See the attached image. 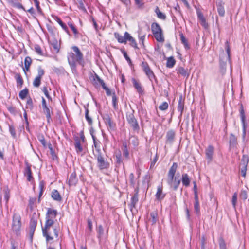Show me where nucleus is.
Wrapping results in <instances>:
<instances>
[{
  "instance_id": "obj_1",
  "label": "nucleus",
  "mask_w": 249,
  "mask_h": 249,
  "mask_svg": "<svg viewBox=\"0 0 249 249\" xmlns=\"http://www.w3.org/2000/svg\"><path fill=\"white\" fill-rule=\"evenodd\" d=\"M59 231L60 228L56 225L50 226L47 228L46 224H45L44 228L42 229L43 235L46 237L47 242L52 240L54 237L57 238Z\"/></svg>"
},
{
  "instance_id": "obj_2",
  "label": "nucleus",
  "mask_w": 249,
  "mask_h": 249,
  "mask_svg": "<svg viewBox=\"0 0 249 249\" xmlns=\"http://www.w3.org/2000/svg\"><path fill=\"white\" fill-rule=\"evenodd\" d=\"M151 31L158 42H163L164 41L162 30L158 23L154 22L151 24Z\"/></svg>"
},
{
  "instance_id": "obj_3",
  "label": "nucleus",
  "mask_w": 249,
  "mask_h": 249,
  "mask_svg": "<svg viewBox=\"0 0 249 249\" xmlns=\"http://www.w3.org/2000/svg\"><path fill=\"white\" fill-rule=\"evenodd\" d=\"M57 211L56 210L48 208L46 214V221L45 224H46V227H50V226H53L54 224V219L56 218L57 215Z\"/></svg>"
},
{
  "instance_id": "obj_4",
  "label": "nucleus",
  "mask_w": 249,
  "mask_h": 249,
  "mask_svg": "<svg viewBox=\"0 0 249 249\" xmlns=\"http://www.w3.org/2000/svg\"><path fill=\"white\" fill-rule=\"evenodd\" d=\"M97 160V166L100 170L107 169L109 167V163L105 160L102 153L94 154Z\"/></svg>"
},
{
  "instance_id": "obj_5",
  "label": "nucleus",
  "mask_w": 249,
  "mask_h": 249,
  "mask_svg": "<svg viewBox=\"0 0 249 249\" xmlns=\"http://www.w3.org/2000/svg\"><path fill=\"white\" fill-rule=\"evenodd\" d=\"M21 226V222L20 215L18 213H15L13 216L12 230L17 234L19 231Z\"/></svg>"
},
{
  "instance_id": "obj_6",
  "label": "nucleus",
  "mask_w": 249,
  "mask_h": 249,
  "mask_svg": "<svg viewBox=\"0 0 249 249\" xmlns=\"http://www.w3.org/2000/svg\"><path fill=\"white\" fill-rule=\"evenodd\" d=\"M126 119L130 124L131 127L133 128L135 131L139 132L140 130V127L139 124L135 119L134 115L133 113H130L127 114L126 115Z\"/></svg>"
},
{
  "instance_id": "obj_7",
  "label": "nucleus",
  "mask_w": 249,
  "mask_h": 249,
  "mask_svg": "<svg viewBox=\"0 0 249 249\" xmlns=\"http://www.w3.org/2000/svg\"><path fill=\"white\" fill-rule=\"evenodd\" d=\"M103 119L108 130L114 131L115 130L116 124L112 121L108 114H105L103 116Z\"/></svg>"
},
{
  "instance_id": "obj_8",
  "label": "nucleus",
  "mask_w": 249,
  "mask_h": 249,
  "mask_svg": "<svg viewBox=\"0 0 249 249\" xmlns=\"http://www.w3.org/2000/svg\"><path fill=\"white\" fill-rule=\"evenodd\" d=\"M178 168V163L174 162L169 169L168 173L167 182L169 185H172V183L174 178L175 175Z\"/></svg>"
},
{
  "instance_id": "obj_9",
  "label": "nucleus",
  "mask_w": 249,
  "mask_h": 249,
  "mask_svg": "<svg viewBox=\"0 0 249 249\" xmlns=\"http://www.w3.org/2000/svg\"><path fill=\"white\" fill-rule=\"evenodd\" d=\"M141 66L142 68L143 71L151 81L152 80V79H156L153 71L151 70L147 62H142V63Z\"/></svg>"
},
{
  "instance_id": "obj_10",
  "label": "nucleus",
  "mask_w": 249,
  "mask_h": 249,
  "mask_svg": "<svg viewBox=\"0 0 249 249\" xmlns=\"http://www.w3.org/2000/svg\"><path fill=\"white\" fill-rule=\"evenodd\" d=\"M37 76L34 79L33 84L34 87L38 88L40 86L41 84V79L42 76L44 74V71L41 66L37 68Z\"/></svg>"
},
{
  "instance_id": "obj_11",
  "label": "nucleus",
  "mask_w": 249,
  "mask_h": 249,
  "mask_svg": "<svg viewBox=\"0 0 249 249\" xmlns=\"http://www.w3.org/2000/svg\"><path fill=\"white\" fill-rule=\"evenodd\" d=\"M72 48L73 51L75 53V55L77 58V62L82 67H84L85 62L83 59V55L80 50L77 46H73Z\"/></svg>"
},
{
  "instance_id": "obj_12",
  "label": "nucleus",
  "mask_w": 249,
  "mask_h": 249,
  "mask_svg": "<svg viewBox=\"0 0 249 249\" xmlns=\"http://www.w3.org/2000/svg\"><path fill=\"white\" fill-rule=\"evenodd\" d=\"M138 189L136 188L135 189V194L131 197L130 203L129 204L131 211H132L133 208H135L136 207V205L138 203Z\"/></svg>"
},
{
  "instance_id": "obj_13",
  "label": "nucleus",
  "mask_w": 249,
  "mask_h": 249,
  "mask_svg": "<svg viewBox=\"0 0 249 249\" xmlns=\"http://www.w3.org/2000/svg\"><path fill=\"white\" fill-rule=\"evenodd\" d=\"M68 60L69 65L71 68H75L76 66L77 58L75 54L73 53H70L68 55Z\"/></svg>"
},
{
  "instance_id": "obj_14",
  "label": "nucleus",
  "mask_w": 249,
  "mask_h": 249,
  "mask_svg": "<svg viewBox=\"0 0 249 249\" xmlns=\"http://www.w3.org/2000/svg\"><path fill=\"white\" fill-rule=\"evenodd\" d=\"M166 143L172 144L175 138V132L173 130L168 131L166 133Z\"/></svg>"
},
{
  "instance_id": "obj_15",
  "label": "nucleus",
  "mask_w": 249,
  "mask_h": 249,
  "mask_svg": "<svg viewBox=\"0 0 249 249\" xmlns=\"http://www.w3.org/2000/svg\"><path fill=\"white\" fill-rule=\"evenodd\" d=\"M213 153L214 147L212 145H209L206 150V156L208 162L212 161Z\"/></svg>"
},
{
  "instance_id": "obj_16",
  "label": "nucleus",
  "mask_w": 249,
  "mask_h": 249,
  "mask_svg": "<svg viewBox=\"0 0 249 249\" xmlns=\"http://www.w3.org/2000/svg\"><path fill=\"white\" fill-rule=\"evenodd\" d=\"M92 139L93 141V145L95 150V153L93 151L94 154L102 153L100 146L101 142H100V141L97 140L96 138L94 135H92Z\"/></svg>"
},
{
  "instance_id": "obj_17",
  "label": "nucleus",
  "mask_w": 249,
  "mask_h": 249,
  "mask_svg": "<svg viewBox=\"0 0 249 249\" xmlns=\"http://www.w3.org/2000/svg\"><path fill=\"white\" fill-rule=\"evenodd\" d=\"M224 3L222 0H219L216 2L217 7V12L221 17H223L225 15V9L224 7Z\"/></svg>"
},
{
  "instance_id": "obj_18",
  "label": "nucleus",
  "mask_w": 249,
  "mask_h": 249,
  "mask_svg": "<svg viewBox=\"0 0 249 249\" xmlns=\"http://www.w3.org/2000/svg\"><path fill=\"white\" fill-rule=\"evenodd\" d=\"M125 35H126V41H129L131 46L135 49H138L135 39L127 32H125Z\"/></svg>"
},
{
  "instance_id": "obj_19",
  "label": "nucleus",
  "mask_w": 249,
  "mask_h": 249,
  "mask_svg": "<svg viewBox=\"0 0 249 249\" xmlns=\"http://www.w3.org/2000/svg\"><path fill=\"white\" fill-rule=\"evenodd\" d=\"M157 199L158 200L161 201L162 200L165 196V195L162 192V186H159L157 188V192L155 195Z\"/></svg>"
},
{
  "instance_id": "obj_20",
  "label": "nucleus",
  "mask_w": 249,
  "mask_h": 249,
  "mask_svg": "<svg viewBox=\"0 0 249 249\" xmlns=\"http://www.w3.org/2000/svg\"><path fill=\"white\" fill-rule=\"evenodd\" d=\"M26 167L25 169L24 175L27 177V180L31 181L33 179L31 165L28 163L26 164Z\"/></svg>"
},
{
  "instance_id": "obj_21",
  "label": "nucleus",
  "mask_w": 249,
  "mask_h": 249,
  "mask_svg": "<svg viewBox=\"0 0 249 249\" xmlns=\"http://www.w3.org/2000/svg\"><path fill=\"white\" fill-rule=\"evenodd\" d=\"M78 181V178H76V175L75 172L72 173L69 178V185H75Z\"/></svg>"
},
{
  "instance_id": "obj_22",
  "label": "nucleus",
  "mask_w": 249,
  "mask_h": 249,
  "mask_svg": "<svg viewBox=\"0 0 249 249\" xmlns=\"http://www.w3.org/2000/svg\"><path fill=\"white\" fill-rule=\"evenodd\" d=\"M74 146L75 150L77 153H80L83 151V148L81 144L80 139L78 137H76L74 139Z\"/></svg>"
},
{
  "instance_id": "obj_23",
  "label": "nucleus",
  "mask_w": 249,
  "mask_h": 249,
  "mask_svg": "<svg viewBox=\"0 0 249 249\" xmlns=\"http://www.w3.org/2000/svg\"><path fill=\"white\" fill-rule=\"evenodd\" d=\"M36 224H37L36 220L35 219H32L31 220L30 222L29 233H30V235L31 238L32 237V236L34 233V232H35V229H36Z\"/></svg>"
},
{
  "instance_id": "obj_24",
  "label": "nucleus",
  "mask_w": 249,
  "mask_h": 249,
  "mask_svg": "<svg viewBox=\"0 0 249 249\" xmlns=\"http://www.w3.org/2000/svg\"><path fill=\"white\" fill-rule=\"evenodd\" d=\"M237 144V138L232 133L230 135L229 137V144L230 147H234L236 146Z\"/></svg>"
},
{
  "instance_id": "obj_25",
  "label": "nucleus",
  "mask_w": 249,
  "mask_h": 249,
  "mask_svg": "<svg viewBox=\"0 0 249 249\" xmlns=\"http://www.w3.org/2000/svg\"><path fill=\"white\" fill-rule=\"evenodd\" d=\"M32 62V60L30 57L27 56L25 57L24 62L25 68H23L25 72L29 71L30 67Z\"/></svg>"
},
{
  "instance_id": "obj_26",
  "label": "nucleus",
  "mask_w": 249,
  "mask_h": 249,
  "mask_svg": "<svg viewBox=\"0 0 249 249\" xmlns=\"http://www.w3.org/2000/svg\"><path fill=\"white\" fill-rule=\"evenodd\" d=\"M182 184L186 187H188L189 186L190 183V179L187 174L184 173L182 174Z\"/></svg>"
},
{
  "instance_id": "obj_27",
  "label": "nucleus",
  "mask_w": 249,
  "mask_h": 249,
  "mask_svg": "<svg viewBox=\"0 0 249 249\" xmlns=\"http://www.w3.org/2000/svg\"><path fill=\"white\" fill-rule=\"evenodd\" d=\"M51 196L53 199L57 201H60L62 200V197L57 190H53L52 192Z\"/></svg>"
},
{
  "instance_id": "obj_28",
  "label": "nucleus",
  "mask_w": 249,
  "mask_h": 249,
  "mask_svg": "<svg viewBox=\"0 0 249 249\" xmlns=\"http://www.w3.org/2000/svg\"><path fill=\"white\" fill-rule=\"evenodd\" d=\"M132 82L133 84V86L135 88L137 89V91L140 93L142 94L143 92L142 87L141 85V84L138 82L135 78H132Z\"/></svg>"
},
{
  "instance_id": "obj_29",
  "label": "nucleus",
  "mask_w": 249,
  "mask_h": 249,
  "mask_svg": "<svg viewBox=\"0 0 249 249\" xmlns=\"http://www.w3.org/2000/svg\"><path fill=\"white\" fill-rule=\"evenodd\" d=\"M184 103L183 100L182 96L180 95L178 102V110L180 112V115H182L183 110L184 109Z\"/></svg>"
},
{
  "instance_id": "obj_30",
  "label": "nucleus",
  "mask_w": 249,
  "mask_h": 249,
  "mask_svg": "<svg viewBox=\"0 0 249 249\" xmlns=\"http://www.w3.org/2000/svg\"><path fill=\"white\" fill-rule=\"evenodd\" d=\"M138 34L140 42L142 43V46L144 47V40L146 34L145 33H143L142 28L139 29Z\"/></svg>"
},
{
  "instance_id": "obj_31",
  "label": "nucleus",
  "mask_w": 249,
  "mask_h": 249,
  "mask_svg": "<svg viewBox=\"0 0 249 249\" xmlns=\"http://www.w3.org/2000/svg\"><path fill=\"white\" fill-rule=\"evenodd\" d=\"M114 36L117 39V40L119 42L121 43H125V44L126 43V35H124V36H123L120 35L118 33H115Z\"/></svg>"
},
{
  "instance_id": "obj_32",
  "label": "nucleus",
  "mask_w": 249,
  "mask_h": 249,
  "mask_svg": "<svg viewBox=\"0 0 249 249\" xmlns=\"http://www.w3.org/2000/svg\"><path fill=\"white\" fill-rule=\"evenodd\" d=\"M239 111L240 112V116L241 117L242 124H245L246 116H245V113L243 106L242 104H240V107H239Z\"/></svg>"
},
{
  "instance_id": "obj_33",
  "label": "nucleus",
  "mask_w": 249,
  "mask_h": 249,
  "mask_svg": "<svg viewBox=\"0 0 249 249\" xmlns=\"http://www.w3.org/2000/svg\"><path fill=\"white\" fill-rule=\"evenodd\" d=\"M179 36L180 38V40L181 43L184 45L185 48L186 50H188L190 49L189 45L188 43L187 40L183 35V33H180Z\"/></svg>"
},
{
  "instance_id": "obj_34",
  "label": "nucleus",
  "mask_w": 249,
  "mask_h": 249,
  "mask_svg": "<svg viewBox=\"0 0 249 249\" xmlns=\"http://www.w3.org/2000/svg\"><path fill=\"white\" fill-rule=\"evenodd\" d=\"M151 218L149 219V221L152 225L155 224L158 220V214L156 212H152L150 213Z\"/></svg>"
},
{
  "instance_id": "obj_35",
  "label": "nucleus",
  "mask_w": 249,
  "mask_h": 249,
  "mask_svg": "<svg viewBox=\"0 0 249 249\" xmlns=\"http://www.w3.org/2000/svg\"><path fill=\"white\" fill-rule=\"evenodd\" d=\"M249 157L247 155H243L241 159L240 167H247L249 163Z\"/></svg>"
},
{
  "instance_id": "obj_36",
  "label": "nucleus",
  "mask_w": 249,
  "mask_h": 249,
  "mask_svg": "<svg viewBox=\"0 0 249 249\" xmlns=\"http://www.w3.org/2000/svg\"><path fill=\"white\" fill-rule=\"evenodd\" d=\"M155 12L157 14L158 18L160 19L165 20L166 18V16L165 14L161 12L159 7L157 6L155 10Z\"/></svg>"
},
{
  "instance_id": "obj_37",
  "label": "nucleus",
  "mask_w": 249,
  "mask_h": 249,
  "mask_svg": "<svg viewBox=\"0 0 249 249\" xmlns=\"http://www.w3.org/2000/svg\"><path fill=\"white\" fill-rule=\"evenodd\" d=\"M42 108L44 113L46 115L47 119V122L49 123L50 120H51V114L50 109L48 106H45V107H42Z\"/></svg>"
},
{
  "instance_id": "obj_38",
  "label": "nucleus",
  "mask_w": 249,
  "mask_h": 249,
  "mask_svg": "<svg viewBox=\"0 0 249 249\" xmlns=\"http://www.w3.org/2000/svg\"><path fill=\"white\" fill-rule=\"evenodd\" d=\"M178 73L186 77H188L189 75V73L187 72V70L181 67L178 68Z\"/></svg>"
},
{
  "instance_id": "obj_39",
  "label": "nucleus",
  "mask_w": 249,
  "mask_h": 249,
  "mask_svg": "<svg viewBox=\"0 0 249 249\" xmlns=\"http://www.w3.org/2000/svg\"><path fill=\"white\" fill-rule=\"evenodd\" d=\"M84 107L85 108V118L87 121L88 124L89 125H91L93 123V121L92 118H91L90 116H89V109L88 107H86L85 106Z\"/></svg>"
},
{
  "instance_id": "obj_40",
  "label": "nucleus",
  "mask_w": 249,
  "mask_h": 249,
  "mask_svg": "<svg viewBox=\"0 0 249 249\" xmlns=\"http://www.w3.org/2000/svg\"><path fill=\"white\" fill-rule=\"evenodd\" d=\"M54 19L66 32H68V29L66 25L62 22L59 18L57 16H55Z\"/></svg>"
},
{
  "instance_id": "obj_41",
  "label": "nucleus",
  "mask_w": 249,
  "mask_h": 249,
  "mask_svg": "<svg viewBox=\"0 0 249 249\" xmlns=\"http://www.w3.org/2000/svg\"><path fill=\"white\" fill-rule=\"evenodd\" d=\"M176 61L173 57H170L167 59L166 67L168 68H172L174 67Z\"/></svg>"
},
{
  "instance_id": "obj_42",
  "label": "nucleus",
  "mask_w": 249,
  "mask_h": 249,
  "mask_svg": "<svg viewBox=\"0 0 249 249\" xmlns=\"http://www.w3.org/2000/svg\"><path fill=\"white\" fill-rule=\"evenodd\" d=\"M174 180L172 183V185H170L171 187H173L174 190H177L178 188L179 185L180 183V180L179 179H177V178L175 177L174 178Z\"/></svg>"
},
{
  "instance_id": "obj_43",
  "label": "nucleus",
  "mask_w": 249,
  "mask_h": 249,
  "mask_svg": "<svg viewBox=\"0 0 249 249\" xmlns=\"http://www.w3.org/2000/svg\"><path fill=\"white\" fill-rule=\"evenodd\" d=\"M29 90L27 88L24 89L23 90H22L20 91L19 93V97L22 100L24 99L27 95L28 94Z\"/></svg>"
},
{
  "instance_id": "obj_44",
  "label": "nucleus",
  "mask_w": 249,
  "mask_h": 249,
  "mask_svg": "<svg viewBox=\"0 0 249 249\" xmlns=\"http://www.w3.org/2000/svg\"><path fill=\"white\" fill-rule=\"evenodd\" d=\"M16 82L18 84H19L20 87H22L23 84V80L19 73H16L15 76Z\"/></svg>"
},
{
  "instance_id": "obj_45",
  "label": "nucleus",
  "mask_w": 249,
  "mask_h": 249,
  "mask_svg": "<svg viewBox=\"0 0 249 249\" xmlns=\"http://www.w3.org/2000/svg\"><path fill=\"white\" fill-rule=\"evenodd\" d=\"M112 105L114 108L115 110H117L118 109V102H117V99L116 97V96L115 95V93L114 92L112 94Z\"/></svg>"
},
{
  "instance_id": "obj_46",
  "label": "nucleus",
  "mask_w": 249,
  "mask_h": 249,
  "mask_svg": "<svg viewBox=\"0 0 249 249\" xmlns=\"http://www.w3.org/2000/svg\"><path fill=\"white\" fill-rule=\"evenodd\" d=\"M103 81L102 79H101L99 76L95 74L94 77H93V82L94 85L96 86H99L101 83Z\"/></svg>"
},
{
  "instance_id": "obj_47",
  "label": "nucleus",
  "mask_w": 249,
  "mask_h": 249,
  "mask_svg": "<svg viewBox=\"0 0 249 249\" xmlns=\"http://www.w3.org/2000/svg\"><path fill=\"white\" fill-rule=\"evenodd\" d=\"M26 108L32 110L33 108V102L32 98L29 97L26 102Z\"/></svg>"
},
{
  "instance_id": "obj_48",
  "label": "nucleus",
  "mask_w": 249,
  "mask_h": 249,
  "mask_svg": "<svg viewBox=\"0 0 249 249\" xmlns=\"http://www.w3.org/2000/svg\"><path fill=\"white\" fill-rule=\"evenodd\" d=\"M33 1H34L35 6L36 8L37 13L40 15H42L43 12L39 5V1L38 0H33Z\"/></svg>"
},
{
  "instance_id": "obj_49",
  "label": "nucleus",
  "mask_w": 249,
  "mask_h": 249,
  "mask_svg": "<svg viewBox=\"0 0 249 249\" xmlns=\"http://www.w3.org/2000/svg\"><path fill=\"white\" fill-rule=\"evenodd\" d=\"M225 50L227 53V60L230 61V48L229 46V43L228 41L225 42Z\"/></svg>"
},
{
  "instance_id": "obj_50",
  "label": "nucleus",
  "mask_w": 249,
  "mask_h": 249,
  "mask_svg": "<svg viewBox=\"0 0 249 249\" xmlns=\"http://www.w3.org/2000/svg\"><path fill=\"white\" fill-rule=\"evenodd\" d=\"M121 51L122 53L123 54V55L125 57V59L127 60V62L131 66L132 65L131 60L129 57L128 56L126 52L123 49H122Z\"/></svg>"
},
{
  "instance_id": "obj_51",
  "label": "nucleus",
  "mask_w": 249,
  "mask_h": 249,
  "mask_svg": "<svg viewBox=\"0 0 249 249\" xmlns=\"http://www.w3.org/2000/svg\"><path fill=\"white\" fill-rule=\"evenodd\" d=\"M45 183L43 181H41L39 182V188L40 190L39 194V199H40V196L42 195L44 188Z\"/></svg>"
},
{
  "instance_id": "obj_52",
  "label": "nucleus",
  "mask_w": 249,
  "mask_h": 249,
  "mask_svg": "<svg viewBox=\"0 0 249 249\" xmlns=\"http://www.w3.org/2000/svg\"><path fill=\"white\" fill-rule=\"evenodd\" d=\"M237 201V193H234L232 196V204L234 208L236 207V205Z\"/></svg>"
},
{
  "instance_id": "obj_53",
  "label": "nucleus",
  "mask_w": 249,
  "mask_h": 249,
  "mask_svg": "<svg viewBox=\"0 0 249 249\" xmlns=\"http://www.w3.org/2000/svg\"><path fill=\"white\" fill-rule=\"evenodd\" d=\"M241 199L245 200L248 198V193L246 190H242L240 194Z\"/></svg>"
},
{
  "instance_id": "obj_54",
  "label": "nucleus",
  "mask_w": 249,
  "mask_h": 249,
  "mask_svg": "<svg viewBox=\"0 0 249 249\" xmlns=\"http://www.w3.org/2000/svg\"><path fill=\"white\" fill-rule=\"evenodd\" d=\"M201 249H206L205 244H206V239L204 235H203L200 239Z\"/></svg>"
},
{
  "instance_id": "obj_55",
  "label": "nucleus",
  "mask_w": 249,
  "mask_h": 249,
  "mask_svg": "<svg viewBox=\"0 0 249 249\" xmlns=\"http://www.w3.org/2000/svg\"><path fill=\"white\" fill-rule=\"evenodd\" d=\"M35 50L36 52L40 55H43V52L42 51V49L39 45H35Z\"/></svg>"
},
{
  "instance_id": "obj_56",
  "label": "nucleus",
  "mask_w": 249,
  "mask_h": 249,
  "mask_svg": "<svg viewBox=\"0 0 249 249\" xmlns=\"http://www.w3.org/2000/svg\"><path fill=\"white\" fill-rule=\"evenodd\" d=\"M9 132H10L12 136L15 138L16 136L15 128L12 125H9Z\"/></svg>"
},
{
  "instance_id": "obj_57",
  "label": "nucleus",
  "mask_w": 249,
  "mask_h": 249,
  "mask_svg": "<svg viewBox=\"0 0 249 249\" xmlns=\"http://www.w3.org/2000/svg\"><path fill=\"white\" fill-rule=\"evenodd\" d=\"M219 244L220 247V249H226V246L224 240L223 238H220L219 239Z\"/></svg>"
},
{
  "instance_id": "obj_58",
  "label": "nucleus",
  "mask_w": 249,
  "mask_h": 249,
  "mask_svg": "<svg viewBox=\"0 0 249 249\" xmlns=\"http://www.w3.org/2000/svg\"><path fill=\"white\" fill-rule=\"evenodd\" d=\"M78 8L84 12H87L86 9L84 6V3L82 0H78Z\"/></svg>"
},
{
  "instance_id": "obj_59",
  "label": "nucleus",
  "mask_w": 249,
  "mask_h": 249,
  "mask_svg": "<svg viewBox=\"0 0 249 249\" xmlns=\"http://www.w3.org/2000/svg\"><path fill=\"white\" fill-rule=\"evenodd\" d=\"M129 181H130V184L133 187H135V180H134V175L133 173H131L130 175H129Z\"/></svg>"
},
{
  "instance_id": "obj_60",
  "label": "nucleus",
  "mask_w": 249,
  "mask_h": 249,
  "mask_svg": "<svg viewBox=\"0 0 249 249\" xmlns=\"http://www.w3.org/2000/svg\"><path fill=\"white\" fill-rule=\"evenodd\" d=\"M168 107V104L166 102H163L161 105L159 107V108L161 110H165Z\"/></svg>"
},
{
  "instance_id": "obj_61",
  "label": "nucleus",
  "mask_w": 249,
  "mask_h": 249,
  "mask_svg": "<svg viewBox=\"0 0 249 249\" xmlns=\"http://www.w3.org/2000/svg\"><path fill=\"white\" fill-rule=\"evenodd\" d=\"M194 210L196 214L199 215L200 214V209L199 202H195L194 203Z\"/></svg>"
},
{
  "instance_id": "obj_62",
  "label": "nucleus",
  "mask_w": 249,
  "mask_h": 249,
  "mask_svg": "<svg viewBox=\"0 0 249 249\" xmlns=\"http://www.w3.org/2000/svg\"><path fill=\"white\" fill-rule=\"evenodd\" d=\"M36 201V198L35 197L30 198L29 200L28 206L29 207V208H30L31 210L33 209V205Z\"/></svg>"
},
{
  "instance_id": "obj_63",
  "label": "nucleus",
  "mask_w": 249,
  "mask_h": 249,
  "mask_svg": "<svg viewBox=\"0 0 249 249\" xmlns=\"http://www.w3.org/2000/svg\"><path fill=\"white\" fill-rule=\"evenodd\" d=\"M48 148L49 149H50V154H51V155L53 157V159H54L55 158H56L57 156L55 154V152H54V150L53 149V147H52V145L51 144H49L48 145Z\"/></svg>"
},
{
  "instance_id": "obj_64",
  "label": "nucleus",
  "mask_w": 249,
  "mask_h": 249,
  "mask_svg": "<svg viewBox=\"0 0 249 249\" xmlns=\"http://www.w3.org/2000/svg\"><path fill=\"white\" fill-rule=\"evenodd\" d=\"M8 111L14 115H15L17 113V110L15 107L13 106H9L7 107Z\"/></svg>"
}]
</instances>
